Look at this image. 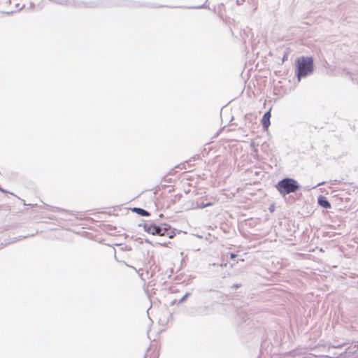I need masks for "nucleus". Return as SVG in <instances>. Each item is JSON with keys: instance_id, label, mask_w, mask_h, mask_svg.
<instances>
[{"instance_id": "1", "label": "nucleus", "mask_w": 358, "mask_h": 358, "mask_svg": "<svg viewBox=\"0 0 358 358\" xmlns=\"http://www.w3.org/2000/svg\"><path fill=\"white\" fill-rule=\"evenodd\" d=\"M276 189L282 196L295 192L299 189L297 181L293 178H285L280 180L275 185Z\"/></svg>"}, {"instance_id": "2", "label": "nucleus", "mask_w": 358, "mask_h": 358, "mask_svg": "<svg viewBox=\"0 0 358 358\" xmlns=\"http://www.w3.org/2000/svg\"><path fill=\"white\" fill-rule=\"evenodd\" d=\"M313 71V59L312 57H301L297 59V77H306Z\"/></svg>"}, {"instance_id": "3", "label": "nucleus", "mask_w": 358, "mask_h": 358, "mask_svg": "<svg viewBox=\"0 0 358 358\" xmlns=\"http://www.w3.org/2000/svg\"><path fill=\"white\" fill-rule=\"evenodd\" d=\"M144 229L145 231L152 235L164 236L165 234V229L159 226L145 224L144 225Z\"/></svg>"}, {"instance_id": "4", "label": "nucleus", "mask_w": 358, "mask_h": 358, "mask_svg": "<svg viewBox=\"0 0 358 358\" xmlns=\"http://www.w3.org/2000/svg\"><path fill=\"white\" fill-rule=\"evenodd\" d=\"M317 203L324 208H331V203L329 202V201L327 199V198L322 195H320L317 198Z\"/></svg>"}, {"instance_id": "5", "label": "nucleus", "mask_w": 358, "mask_h": 358, "mask_svg": "<svg viewBox=\"0 0 358 358\" xmlns=\"http://www.w3.org/2000/svg\"><path fill=\"white\" fill-rule=\"evenodd\" d=\"M270 117H271L270 110L266 112L262 117V126L266 129H267L268 126L270 125Z\"/></svg>"}, {"instance_id": "6", "label": "nucleus", "mask_w": 358, "mask_h": 358, "mask_svg": "<svg viewBox=\"0 0 358 358\" xmlns=\"http://www.w3.org/2000/svg\"><path fill=\"white\" fill-rule=\"evenodd\" d=\"M133 211L136 212L137 214H138L141 216H149L150 213L143 208H134Z\"/></svg>"}, {"instance_id": "7", "label": "nucleus", "mask_w": 358, "mask_h": 358, "mask_svg": "<svg viewBox=\"0 0 358 358\" xmlns=\"http://www.w3.org/2000/svg\"><path fill=\"white\" fill-rule=\"evenodd\" d=\"M211 205H212L211 203H197V206H196V208H203L205 207L210 206Z\"/></svg>"}, {"instance_id": "8", "label": "nucleus", "mask_w": 358, "mask_h": 358, "mask_svg": "<svg viewBox=\"0 0 358 358\" xmlns=\"http://www.w3.org/2000/svg\"><path fill=\"white\" fill-rule=\"evenodd\" d=\"M189 292H187L178 302V304H180L182 303L189 296Z\"/></svg>"}, {"instance_id": "9", "label": "nucleus", "mask_w": 358, "mask_h": 358, "mask_svg": "<svg viewBox=\"0 0 358 358\" xmlns=\"http://www.w3.org/2000/svg\"><path fill=\"white\" fill-rule=\"evenodd\" d=\"M248 2H250V3H252L255 5V8L253 9V11L256 10L257 8V1L256 0H248Z\"/></svg>"}, {"instance_id": "10", "label": "nucleus", "mask_w": 358, "mask_h": 358, "mask_svg": "<svg viewBox=\"0 0 358 358\" xmlns=\"http://www.w3.org/2000/svg\"><path fill=\"white\" fill-rule=\"evenodd\" d=\"M244 0H236V3L238 6H240L243 3Z\"/></svg>"}, {"instance_id": "11", "label": "nucleus", "mask_w": 358, "mask_h": 358, "mask_svg": "<svg viewBox=\"0 0 358 358\" xmlns=\"http://www.w3.org/2000/svg\"><path fill=\"white\" fill-rule=\"evenodd\" d=\"M236 257V255H235L234 253H231V255H230V257H231V259H234Z\"/></svg>"}, {"instance_id": "12", "label": "nucleus", "mask_w": 358, "mask_h": 358, "mask_svg": "<svg viewBox=\"0 0 358 358\" xmlns=\"http://www.w3.org/2000/svg\"><path fill=\"white\" fill-rule=\"evenodd\" d=\"M323 184H324V182H320V183H318L317 185H316L315 187H313V188H315V187H317V186H320V185H323Z\"/></svg>"}, {"instance_id": "13", "label": "nucleus", "mask_w": 358, "mask_h": 358, "mask_svg": "<svg viewBox=\"0 0 358 358\" xmlns=\"http://www.w3.org/2000/svg\"><path fill=\"white\" fill-rule=\"evenodd\" d=\"M173 304H175V301H172V302L171 303V305H173Z\"/></svg>"}, {"instance_id": "14", "label": "nucleus", "mask_w": 358, "mask_h": 358, "mask_svg": "<svg viewBox=\"0 0 358 358\" xmlns=\"http://www.w3.org/2000/svg\"><path fill=\"white\" fill-rule=\"evenodd\" d=\"M269 210H270L271 211H273V208H269Z\"/></svg>"}]
</instances>
